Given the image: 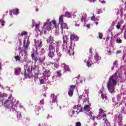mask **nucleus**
<instances>
[{
    "label": "nucleus",
    "instance_id": "f257e3e1",
    "mask_svg": "<svg viewBox=\"0 0 126 126\" xmlns=\"http://www.w3.org/2000/svg\"><path fill=\"white\" fill-rule=\"evenodd\" d=\"M120 73L119 72H115V74L111 76L107 83V87L108 90L110 93H114L115 92V85H117L118 83V78H120Z\"/></svg>",
    "mask_w": 126,
    "mask_h": 126
},
{
    "label": "nucleus",
    "instance_id": "f03ea898",
    "mask_svg": "<svg viewBox=\"0 0 126 126\" xmlns=\"http://www.w3.org/2000/svg\"><path fill=\"white\" fill-rule=\"evenodd\" d=\"M34 47L36 49L35 51L33 50L32 51V54H31L32 57V61H34V63H36L37 62H38V51H39V49H38V48H37V43L39 42V41L36 40V39H34Z\"/></svg>",
    "mask_w": 126,
    "mask_h": 126
},
{
    "label": "nucleus",
    "instance_id": "7ed1b4c3",
    "mask_svg": "<svg viewBox=\"0 0 126 126\" xmlns=\"http://www.w3.org/2000/svg\"><path fill=\"white\" fill-rule=\"evenodd\" d=\"M96 118L97 120H102V119H103V121H107V115L104 113V110L103 109H99L98 114L96 117Z\"/></svg>",
    "mask_w": 126,
    "mask_h": 126
},
{
    "label": "nucleus",
    "instance_id": "20e7f679",
    "mask_svg": "<svg viewBox=\"0 0 126 126\" xmlns=\"http://www.w3.org/2000/svg\"><path fill=\"white\" fill-rule=\"evenodd\" d=\"M35 67H33L32 66H29L27 68L28 73H26V72H25L24 76L25 77H32L33 76V73H32V70H35Z\"/></svg>",
    "mask_w": 126,
    "mask_h": 126
},
{
    "label": "nucleus",
    "instance_id": "39448f33",
    "mask_svg": "<svg viewBox=\"0 0 126 126\" xmlns=\"http://www.w3.org/2000/svg\"><path fill=\"white\" fill-rule=\"evenodd\" d=\"M74 89H75V85L70 86L68 92V94L69 97H72V96L73 95V92L74 91Z\"/></svg>",
    "mask_w": 126,
    "mask_h": 126
},
{
    "label": "nucleus",
    "instance_id": "423d86ee",
    "mask_svg": "<svg viewBox=\"0 0 126 126\" xmlns=\"http://www.w3.org/2000/svg\"><path fill=\"white\" fill-rule=\"evenodd\" d=\"M12 98V94H10L9 96L8 97L7 99H6L4 102H2V105L5 106L8 102H10V104L12 105L13 104V101L11 99Z\"/></svg>",
    "mask_w": 126,
    "mask_h": 126
},
{
    "label": "nucleus",
    "instance_id": "0eeeda50",
    "mask_svg": "<svg viewBox=\"0 0 126 126\" xmlns=\"http://www.w3.org/2000/svg\"><path fill=\"white\" fill-rule=\"evenodd\" d=\"M58 44L55 43L54 42H52L51 43H50V45L49 46V50H55V49H56V50L58 49Z\"/></svg>",
    "mask_w": 126,
    "mask_h": 126
},
{
    "label": "nucleus",
    "instance_id": "6e6552de",
    "mask_svg": "<svg viewBox=\"0 0 126 126\" xmlns=\"http://www.w3.org/2000/svg\"><path fill=\"white\" fill-rule=\"evenodd\" d=\"M73 109H74V110L77 109L76 113L77 115H78V114H79V113L81 112V110H82V107H81V105L78 104L77 106H74Z\"/></svg>",
    "mask_w": 126,
    "mask_h": 126
},
{
    "label": "nucleus",
    "instance_id": "1a4fd4ad",
    "mask_svg": "<svg viewBox=\"0 0 126 126\" xmlns=\"http://www.w3.org/2000/svg\"><path fill=\"white\" fill-rule=\"evenodd\" d=\"M70 39L71 41L75 42V41H78V39H79V38L77 35H76V34H72L70 35Z\"/></svg>",
    "mask_w": 126,
    "mask_h": 126
},
{
    "label": "nucleus",
    "instance_id": "9d476101",
    "mask_svg": "<svg viewBox=\"0 0 126 126\" xmlns=\"http://www.w3.org/2000/svg\"><path fill=\"white\" fill-rule=\"evenodd\" d=\"M93 113H92V112L90 111L89 112H88V114H87V116H88V118H90V120H92L93 121V122H95V118H96V117L95 116H93L92 115Z\"/></svg>",
    "mask_w": 126,
    "mask_h": 126
},
{
    "label": "nucleus",
    "instance_id": "9b49d317",
    "mask_svg": "<svg viewBox=\"0 0 126 126\" xmlns=\"http://www.w3.org/2000/svg\"><path fill=\"white\" fill-rule=\"evenodd\" d=\"M59 24H57V23L56 22V20H53L51 22L49 23V25L50 26H52L53 28H57L58 26H59Z\"/></svg>",
    "mask_w": 126,
    "mask_h": 126
},
{
    "label": "nucleus",
    "instance_id": "f8f14e48",
    "mask_svg": "<svg viewBox=\"0 0 126 126\" xmlns=\"http://www.w3.org/2000/svg\"><path fill=\"white\" fill-rule=\"evenodd\" d=\"M50 97V102H52V103H56L57 102V96L54 94H51Z\"/></svg>",
    "mask_w": 126,
    "mask_h": 126
},
{
    "label": "nucleus",
    "instance_id": "ddd939ff",
    "mask_svg": "<svg viewBox=\"0 0 126 126\" xmlns=\"http://www.w3.org/2000/svg\"><path fill=\"white\" fill-rule=\"evenodd\" d=\"M90 109H91V108L89 105H86L84 107V111H86V114H88V112H91Z\"/></svg>",
    "mask_w": 126,
    "mask_h": 126
},
{
    "label": "nucleus",
    "instance_id": "4468645a",
    "mask_svg": "<svg viewBox=\"0 0 126 126\" xmlns=\"http://www.w3.org/2000/svg\"><path fill=\"white\" fill-rule=\"evenodd\" d=\"M60 24H61V28L62 31L63 30V29H67V25L65 23L63 22L62 23H60Z\"/></svg>",
    "mask_w": 126,
    "mask_h": 126
},
{
    "label": "nucleus",
    "instance_id": "2eb2a0df",
    "mask_svg": "<svg viewBox=\"0 0 126 126\" xmlns=\"http://www.w3.org/2000/svg\"><path fill=\"white\" fill-rule=\"evenodd\" d=\"M46 60V56L45 55H43L41 57H40L38 59V63H40V64H42L43 63H44V61Z\"/></svg>",
    "mask_w": 126,
    "mask_h": 126
},
{
    "label": "nucleus",
    "instance_id": "dca6fc26",
    "mask_svg": "<svg viewBox=\"0 0 126 126\" xmlns=\"http://www.w3.org/2000/svg\"><path fill=\"white\" fill-rule=\"evenodd\" d=\"M43 74L45 75V76L49 77L51 76V72L50 71V70L46 69L45 71L43 73Z\"/></svg>",
    "mask_w": 126,
    "mask_h": 126
},
{
    "label": "nucleus",
    "instance_id": "f3484780",
    "mask_svg": "<svg viewBox=\"0 0 126 126\" xmlns=\"http://www.w3.org/2000/svg\"><path fill=\"white\" fill-rule=\"evenodd\" d=\"M45 53H46V51L45 50V49H39V51H38V55L39 56H44V54H45Z\"/></svg>",
    "mask_w": 126,
    "mask_h": 126
},
{
    "label": "nucleus",
    "instance_id": "a211bd4d",
    "mask_svg": "<svg viewBox=\"0 0 126 126\" xmlns=\"http://www.w3.org/2000/svg\"><path fill=\"white\" fill-rule=\"evenodd\" d=\"M47 42L48 44H49V43L50 44L53 43L54 42V37H53L52 36H50L47 39Z\"/></svg>",
    "mask_w": 126,
    "mask_h": 126
},
{
    "label": "nucleus",
    "instance_id": "6ab92c4d",
    "mask_svg": "<svg viewBox=\"0 0 126 126\" xmlns=\"http://www.w3.org/2000/svg\"><path fill=\"white\" fill-rule=\"evenodd\" d=\"M12 11L13 12V14H16V15L19 14V9L17 8L12 9Z\"/></svg>",
    "mask_w": 126,
    "mask_h": 126
},
{
    "label": "nucleus",
    "instance_id": "aec40b11",
    "mask_svg": "<svg viewBox=\"0 0 126 126\" xmlns=\"http://www.w3.org/2000/svg\"><path fill=\"white\" fill-rule=\"evenodd\" d=\"M63 70H64V72H66L67 71H70V68H69V67L68 66H67V65H64Z\"/></svg>",
    "mask_w": 126,
    "mask_h": 126
},
{
    "label": "nucleus",
    "instance_id": "412c9836",
    "mask_svg": "<svg viewBox=\"0 0 126 126\" xmlns=\"http://www.w3.org/2000/svg\"><path fill=\"white\" fill-rule=\"evenodd\" d=\"M21 71V68H15L14 73L16 74V75H18V72H20Z\"/></svg>",
    "mask_w": 126,
    "mask_h": 126
},
{
    "label": "nucleus",
    "instance_id": "4be33fe9",
    "mask_svg": "<svg viewBox=\"0 0 126 126\" xmlns=\"http://www.w3.org/2000/svg\"><path fill=\"white\" fill-rule=\"evenodd\" d=\"M113 67L112 68V69H114L115 67H118V60L115 61L113 63Z\"/></svg>",
    "mask_w": 126,
    "mask_h": 126
},
{
    "label": "nucleus",
    "instance_id": "5701e85b",
    "mask_svg": "<svg viewBox=\"0 0 126 126\" xmlns=\"http://www.w3.org/2000/svg\"><path fill=\"white\" fill-rule=\"evenodd\" d=\"M63 51L67 54V53H68V51H69V48H67V46H63Z\"/></svg>",
    "mask_w": 126,
    "mask_h": 126
},
{
    "label": "nucleus",
    "instance_id": "b1692460",
    "mask_svg": "<svg viewBox=\"0 0 126 126\" xmlns=\"http://www.w3.org/2000/svg\"><path fill=\"white\" fill-rule=\"evenodd\" d=\"M48 56L49 58H51V59H53V57L55 56V53L54 52L50 51L48 54Z\"/></svg>",
    "mask_w": 126,
    "mask_h": 126
},
{
    "label": "nucleus",
    "instance_id": "393cba45",
    "mask_svg": "<svg viewBox=\"0 0 126 126\" xmlns=\"http://www.w3.org/2000/svg\"><path fill=\"white\" fill-rule=\"evenodd\" d=\"M14 58L16 62H20L21 60V57H19V56H16L14 57Z\"/></svg>",
    "mask_w": 126,
    "mask_h": 126
},
{
    "label": "nucleus",
    "instance_id": "a878e982",
    "mask_svg": "<svg viewBox=\"0 0 126 126\" xmlns=\"http://www.w3.org/2000/svg\"><path fill=\"white\" fill-rule=\"evenodd\" d=\"M94 58L96 61L95 62H94L93 63H96L98 62V60H99V56H98V54H96Z\"/></svg>",
    "mask_w": 126,
    "mask_h": 126
},
{
    "label": "nucleus",
    "instance_id": "bb28decb",
    "mask_svg": "<svg viewBox=\"0 0 126 126\" xmlns=\"http://www.w3.org/2000/svg\"><path fill=\"white\" fill-rule=\"evenodd\" d=\"M67 54H68L69 56H72L74 55V51H73L72 49H69Z\"/></svg>",
    "mask_w": 126,
    "mask_h": 126
},
{
    "label": "nucleus",
    "instance_id": "cd10ccee",
    "mask_svg": "<svg viewBox=\"0 0 126 126\" xmlns=\"http://www.w3.org/2000/svg\"><path fill=\"white\" fill-rule=\"evenodd\" d=\"M35 30L36 31H39L40 32V27L39 26V24H36L35 25Z\"/></svg>",
    "mask_w": 126,
    "mask_h": 126
},
{
    "label": "nucleus",
    "instance_id": "c85d7f7f",
    "mask_svg": "<svg viewBox=\"0 0 126 126\" xmlns=\"http://www.w3.org/2000/svg\"><path fill=\"white\" fill-rule=\"evenodd\" d=\"M63 22V16L61 15L59 17V23Z\"/></svg>",
    "mask_w": 126,
    "mask_h": 126
},
{
    "label": "nucleus",
    "instance_id": "c756f323",
    "mask_svg": "<svg viewBox=\"0 0 126 126\" xmlns=\"http://www.w3.org/2000/svg\"><path fill=\"white\" fill-rule=\"evenodd\" d=\"M42 41H40V43L38 45H37V48L39 51V50L41 49V48L42 47Z\"/></svg>",
    "mask_w": 126,
    "mask_h": 126
},
{
    "label": "nucleus",
    "instance_id": "7c9ffc66",
    "mask_svg": "<svg viewBox=\"0 0 126 126\" xmlns=\"http://www.w3.org/2000/svg\"><path fill=\"white\" fill-rule=\"evenodd\" d=\"M116 42L117 44H122V43H123V40L121 39H116Z\"/></svg>",
    "mask_w": 126,
    "mask_h": 126
},
{
    "label": "nucleus",
    "instance_id": "2f4dec72",
    "mask_svg": "<svg viewBox=\"0 0 126 126\" xmlns=\"http://www.w3.org/2000/svg\"><path fill=\"white\" fill-rule=\"evenodd\" d=\"M19 105V101H16V104H13V107H14L15 108H18Z\"/></svg>",
    "mask_w": 126,
    "mask_h": 126
},
{
    "label": "nucleus",
    "instance_id": "473e14b6",
    "mask_svg": "<svg viewBox=\"0 0 126 126\" xmlns=\"http://www.w3.org/2000/svg\"><path fill=\"white\" fill-rule=\"evenodd\" d=\"M98 38L99 39H103V33L102 32H98Z\"/></svg>",
    "mask_w": 126,
    "mask_h": 126
},
{
    "label": "nucleus",
    "instance_id": "72a5a7b5",
    "mask_svg": "<svg viewBox=\"0 0 126 126\" xmlns=\"http://www.w3.org/2000/svg\"><path fill=\"white\" fill-rule=\"evenodd\" d=\"M85 19H86V17L84 16V15H82L81 18V22H83Z\"/></svg>",
    "mask_w": 126,
    "mask_h": 126
},
{
    "label": "nucleus",
    "instance_id": "f704fd0d",
    "mask_svg": "<svg viewBox=\"0 0 126 126\" xmlns=\"http://www.w3.org/2000/svg\"><path fill=\"white\" fill-rule=\"evenodd\" d=\"M45 104V102H44V99H42L39 102V105H44Z\"/></svg>",
    "mask_w": 126,
    "mask_h": 126
},
{
    "label": "nucleus",
    "instance_id": "c9c22d12",
    "mask_svg": "<svg viewBox=\"0 0 126 126\" xmlns=\"http://www.w3.org/2000/svg\"><path fill=\"white\" fill-rule=\"evenodd\" d=\"M116 28L118 30H120L121 29V25H120V22L118 23V24L116 25Z\"/></svg>",
    "mask_w": 126,
    "mask_h": 126
},
{
    "label": "nucleus",
    "instance_id": "e433bc0d",
    "mask_svg": "<svg viewBox=\"0 0 126 126\" xmlns=\"http://www.w3.org/2000/svg\"><path fill=\"white\" fill-rule=\"evenodd\" d=\"M29 46V44H28V42H27V44L25 45V42H24V47L25 49H28Z\"/></svg>",
    "mask_w": 126,
    "mask_h": 126
},
{
    "label": "nucleus",
    "instance_id": "4c0bfd02",
    "mask_svg": "<svg viewBox=\"0 0 126 126\" xmlns=\"http://www.w3.org/2000/svg\"><path fill=\"white\" fill-rule=\"evenodd\" d=\"M45 29H46V30H48V31H50L51 29H52V26L49 25V26H47V27Z\"/></svg>",
    "mask_w": 126,
    "mask_h": 126
},
{
    "label": "nucleus",
    "instance_id": "58836bf2",
    "mask_svg": "<svg viewBox=\"0 0 126 126\" xmlns=\"http://www.w3.org/2000/svg\"><path fill=\"white\" fill-rule=\"evenodd\" d=\"M28 32H21V36H25L27 35Z\"/></svg>",
    "mask_w": 126,
    "mask_h": 126
},
{
    "label": "nucleus",
    "instance_id": "ea45409f",
    "mask_svg": "<svg viewBox=\"0 0 126 126\" xmlns=\"http://www.w3.org/2000/svg\"><path fill=\"white\" fill-rule=\"evenodd\" d=\"M87 66H88V67H90V66H91V65H92V63H91L90 62H89V61H88L87 62Z\"/></svg>",
    "mask_w": 126,
    "mask_h": 126
},
{
    "label": "nucleus",
    "instance_id": "a19ab883",
    "mask_svg": "<svg viewBox=\"0 0 126 126\" xmlns=\"http://www.w3.org/2000/svg\"><path fill=\"white\" fill-rule=\"evenodd\" d=\"M91 20L93 21H95L96 20V17L94 15L91 18Z\"/></svg>",
    "mask_w": 126,
    "mask_h": 126
},
{
    "label": "nucleus",
    "instance_id": "79ce46f5",
    "mask_svg": "<svg viewBox=\"0 0 126 126\" xmlns=\"http://www.w3.org/2000/svg\"><path fill=\"white\" fill-rule=\"evenodd\" d=\"M65 15L67 16V17H70V13H69V12H66Z\"/></svg>",
    "mask_w": 126,
    "mask_h": 126
},
{
    "label": "nucleus",
    "instance_id": "37998d69",
    "mask_svg": "<svg viewBox=\"0 0 126 126\" xmlns=\"http://www.w3.org/2000/svg\"><path fill=\"white\" fill-rule=\"evenodd\" d=\"M123 29L125 30L124 34H126V23L123 26Z\"/></svg>",
    "mask_w": 126,
    "mask_h": 126
},
{
    "label": "nucleus",
    "instance_id": "c03bdc74",
    "mask_svg": "<svg viewBox=\"0 0 126 126\" xmlns=\"http://www.w3.org/2000/svg\"><path fill=\"white\" fill-rule=\"evenodd\" d=\"M39 82L41 84H44L45 83V81H44V80H43V79H40Z\"/></svg>",
    "mask_w": 126,
    "mask_h": 126
},
{
    "label": "nucleus",
    "instance_id": "a18cd8bd",
    "mask_svg": "<svg viewBox=\"0 0 126 126\" xmlns=\"http://www.w3.org/2000/svg\"><path fill=\"white\" fill-rule=\"evenodd\" d=\"M0 24L2 25V26H4V23H5V22L3 20L0 21Z\"/></svg>",
    "mask_w": 126,
    "mask_h": 126
},
{
    "label": "nucleus",
    "instance_id": "49530a36",
    "mask_svg": "<svg viewBox=\"0 0 126 126\" xmlns=\"http://www.w3.org/2000/svg\"><path fill=\"white\" fill-rule=\"evenodd\" d=\"M42 32L45 34L46 35L47 34V31L45 30H44V28H42Z\"/></svg>",
    "mask_w": 126,
    "mask_h": 126
},
{
    "label": "nucleus",
    "instance_id": "de8ad7c7",
    "mask_svg": "<svg viewBox=\"0 0 126 126\" xmlns=\"http://www.w3.org/2000/svg\"><path fill=\"white\" fill-rule=\"evenodd\" d=\"M75 126H81V123L80 122L76 123Z\"/></svg>",
    "mask_w": 126,
    "mask_h": 126
},
{
    "label": "nucleus",
    "instance_id": "09e8293b",
    "mask_svg": "<svg viewBox=\"0 0 126 126\" xmlns=\"http://www.w3.org/2000/svg\"><path fill=\"white\" fill-rule=\"evenodd\" d=\"M17 117L18 118H21V113L19 112H17Z\"/></svg>",
    "mask_w": 126,
    "mask_h": 126
},
{
    "label": "nucleus",
    "instance_id": "8fccbe9b",
    "mask_svg": "<svg viewBox=\"0 0 126 126\" xmlns=\"http://www.w3.org/2000/svg\"><path fill=\"white\" fill-rule=\"evenodd\" d=\"M15 107L14 106H13V103L12 104V108H11V110H12V112H14V111H15V110L14 109Z\"/></svg>",
    "mask_w": 126,
    "mask_h": 126
},
{
    "label": "nucleus",
    "instance_id": "3c124183",
    "mask_svg": "<svg viewBox=\"0 0 126 126\" xmlns=\"http://www.w3.org/2000/svg\"><path fill=\"white\" fill-rule=\"evenodd\" d=\"M56 73L59 76H62V73H61V71H57Z\"/></svg>",
    "mask_w": 126,
    "mask_h": 126
},
{
    "label": "nucleus",
    "instance_id": "603ef678",
    "mask_svg": "<svg viewBox=\"0 0 126 126\" xmlns=\"http://www.w3.org/2000/svg\"><path fill=\"white\" fill-rule=\"evenodd\" d=\"M90 54H91V55L93 54V49L92 48L90 49Z\"/></svg>",
    "mask_w": 126,
    "mask_h": 126
},
{
    "label": "nucleus",
    "instance_id": "864d4df0",
    "mask_svg": "<svg viewBox=\"0 0 126 126\" xmlns=\"http://www.w3.org/2000/svg\"><path fill=\"white\" fill-rule=\"evenodd\" d=\"M122 118H123V114H119L118 118L119 119H122Z\"/></svg>",
    "mask_w": 126,
    "mask_h": 126
},
{
    "label": "nucleus",
    "instance_id": "5fc2aeb1",
    "mask_svg": "<svg viewBox=\"0 0 126 126\" xmlns=\"http://www.w3.org/2000/svg\"><path fill=\"white\" fill-rule=\"evenodd\" d=\"M54 67H56V68H59V64L57 63L54 64Z\"/></svg>",
    "mask_w": 126,
    "mask_h": 126
},
{
    "label": "nucleus",
    "instance_id": "6e6d98bb",
    "mask_svg": "<svg viewBox=\"0 0 126 126\" xmlns=\"http://www.w3.org/2000/svg\"><path fill=\"white\" fill-rule=\"evenodd\" d=\"M107 53H108V54H109V55H112V51H111V50H108L107 51Z\"/></svg>",
    "mask_w": 126,
    "mask_h": 126
},
{
    "label": "nucleus",
    "instance_id": "4d7b16f0",
    "mask_svg": "<svg viewBox=\"0 0 126 126\" xmlns=\"http://www.w3.org/2000/svg\"><path fill=\"white\" fill-rule=\"evenodd\" d=\"M101 97L102 98V99L106 98V97H105V96H104V94H101Z\"/></svg>",
    "mask_w": 126,
    "mask_h": 126
},
{
    "label": "nucleus",
    "instance_id": "13d9d810",
    "mask_svg": "<svg viewBox=\"0 0 126 126\" xmlns=\"http://www.w3.org/2000/svg\"><path fill=\"white\" fill-rule=\"evenodd\" d=\"M88 1H90V2H95L96 1V0H89Z\"/></svg>",
    "mask_w": 126,
    "mask_h": 126
},
{
    "label": "nucleus",
    "instance_id": "bf43d9fd",
    "mask_svg": "<svg viewBox=\"0 0 126 126\" xmlns=\"http://www.w3.org/2000/svg\"><path fill=\"white\" fill-rule=\"evenodd\" d=\"M104 126H110V123L107 124V123H105Z\"/></svg>",
    "mask_w": 126,
    "mask_h": 126
},
{
    "label": "nucleus",
    "instance_id": "052dcab7",
    "mask_svg": "<svg viewBox=\"0 0 126 126\" xmlns=\"http://www.w3.org/2000/svg\"><path fill=\"white\" fill-rule=\"evenodd\" d=\"M117 54H122V51L121 50H118L117 51Z\"/></svg>",
    "mask_w": 126,
    "mask_h": 126
},
{
    "label": "nucleus",
    "instance_id": "680f3d73",
    "mask_svg": "<svg viewBox=\"0 0 126 126\" xmlns=\"http://www.w3.org/2000/svg\"><path fill=\"white\" fill-rule=\"evenodd\" d=\"M12 13H13L12 12V10H11L9 11V14H10V15H12Z\"/></svg>",
    "mask_w": 126,
    "mask_h": 126
},
{
    "label": "nucleus",
    "instance_id": "e2e57ef3",
    "mask_svg": "<svg viewBox=\"0 0 126 126\" xmlns=\"http://www.w3.org/2000/svg\"><path fill=\"white\" fill-rule=\"evenodd\" d=\"M46 25H48V23H44L43 27H46Z\"/></svg>",
    "mask_w": 126,
    "mask_h": 126
},
{
    "label": "nucleus",
    "instance_id": "0e129e2a",
    "mask_svg": "<svg viewBox=\"0 0 126 126\" xmlns=\"http://www.w3.org/2000/svg\"><path fill=\"white\" fill-rule=\"evenodd\" d=\"M3 97H4L3 94H0V98H3Z\"/></svg>",
    "mask_w": 126,
    "mask_h": 126
},
{
    "label": "nucleus",
    "instance_id": "69168bd1",
    "mask_svg": "<svg viewBox=\"0 0 126 126\" xmlns=\"http://www.w3.org/2000/svg\"><path fill=\"white\" fill-rule=\"evenodd\" d=\"M72 41H73V40H70V47H71L72 46Z\"/></svg>",
    "mask_w": 126,
    "mask_h": 126
},
{
    "label": "nucleus",
    "instance_id": "338daca9",
    "mask_svg": "<svg viewBox=\"0 0 126 126\" xmlns=\"http://www.w3.org/2000/svg\"><path fill=\"white\" fill-rule=\"evenodd\" d=\"M49 118H50V115H46V119H49Z\"/></svg>",
    "mask_w": 126,
    "mask_h": 126
},
{
    "label": "nucleus",
    "instance_id": "774afa93",
    "mask_svg": "<svg viewBox=\"0 0 126 126\" xmlns=\"http://www.w3.org/2000/svg\"><path fill=\"white\" fill-rule=\"evenodd\" d=\"M41 126H46V124L45 123H43Z\"/></svg>",
    "mask_w": 126,
    "mask_h": 126
}]
</instances>
